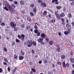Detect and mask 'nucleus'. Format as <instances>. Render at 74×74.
I'll use <instances>...</instances> for the list:
<instances>
[{"label":"nucleus","instance_id":"1","mask_svg":"<svg viewBox=\"0 0 74 74\" xmlns=\"http://www.w3.org/2000/svg\"><path fill=\"white\" fill-rule=\"evenodd\" d=\"M7 5L8 6V9L7 8V6H5L3 8V10H5L6 11H12V7L9 4H7Z\"/></svg>","mask_w":74,"mask_h":74},{"label":"nucleus","instance_id":"2","mask_svg":"<svg viewBox=\"0 0 74 74\" xmlns=\"http://www.w3.org/2000/svg\"><path fill=\"white\" fill-rule=\"evenodd\" d=\"M11 27H12V28L13 29L14 28V32H17L18 31V29L16 27V25L15 24H14V23L13 22H11L10 23Z\"/></svg>","mask_w":74,"mask_h":74},{"label":"nucleus","instance_id":"3","mask_svg":"<svg viewBox=\"0 0 74 74\" xmlns=\"http://www.w3.org/2000/svg\"><path fill=\"white\" fill-rule=\"evenodd\" d=\"M27 47H31L33 45V41L32 40H28L27 41Z\"/></svg>","mask_w":74,"mask_h":74},{"label":"nucleus","instance_id":"4","mask_svg":"<svg viewBox=\"0 0 74 74\" xmlns=\"http://www.w3.org/2000/svg\"><path fill=\"white\" fill-rule=\"evenodd\" d=\"M34 33L36 34L37 36H40V32L38 31V30L37 29H35L34 30Z\"/></svg>","mask_w":74,"mask_h":74},{"label":"nucleus","instance_id":"5","mask_svg":"<svg viewBox=\"0 0 74 74\" xmlns=\"http://www.w3.org/2000/svg\"><path fill=\"white\" fill-rule=\"evenodd\" d=\"M42 41H44V38L41 37L39 38L38 40V42H41Z\"/></svg>","mask_w":74,"mask_h":74},{"label":"nucleus","instance_id":"6","mask_svg":"<svg viewBox=\"0 0 74 74\" xmlns=\"http://www.w3.org/2000/svg\"><path fill=\"white\" fill-rule=\"evenodd\" d=\"M47 36V35L44 33H42L41 34L40 37L41 38H45V37Z\"/></svg>","mask_w":74,"mask_h":74},{"label":"nucleus","instance_id":"7","mask_svg":"<svg viewBox=\"0 0 74 74\" xmlns=\"http://www.w3.org/2000/svg\"><path fill=\"white\" fill-rule=\"evenodd\" d=\"M58 0H52V3H53L55 2L56 4H59V2L58 1Z\"/></svg>","mask_w":74,"mask_h":74},{"label":"nucleus","instance_id":"8","mask_svg":"<svg viewBox=\"0 0 74 74\" xmlns=\"http://www.w3.org/2000/svg\"><path fill=\"white\" fill-rule=\"evenodd\" d=\"M66 27L67 29H71V27L70 24L69 23H66Z\"/></svg>","mask_w":74,"mask_h":74},{"label":"nucleus","instance_id":"9","mask_svg":"<svg viewBox=\"0 0 74 74\" xmlns=\"http://www.w3.org/2000/svg\"><path fill=\"white\" fill-rule=\"evenodd\" d=\"M16 71V67H15L13 69V70H12V74H14L15 73V72Z\"/></svg>","mask_w":74,"mask_h":74},{"label":"nucleus","instance_id":"10","mask_svg":"<svg viewBox=\"0 0 74 74\" xmlns=\"http://www.w3.org/2000/svg\"><path fill=\"white\" fill-rule=\"evenodd\" d=\"M24 59V57L22 56H20L19 57V59L20 60H23Z\"/></svg>","mask_w":74,"mask_h":74},{"label":"nucleus","instance_id":"11","mask_svg":"<svg viewBox=\"0 0 74 74\" xmlns=\"http://www.w3.org/2000/svg\"><path fill=\"white\" fill-rule=\"evenodd\" d=\"M41 5L44 7H47V5H46V4L45 3H43V2H42L41 3Z\"/></svg>","mask_w":74,"mask_h":74},{"label":"nucleus","instance_id":"12","mask_svg":"<svg viewBox=\"0 0 74 74\" xmlns=\"http://www.w3.org/2000/svg\"><path fill=\"white\" fill-rule=\"evenodd\" d=\"M33 11L34 13H36L37 12V7L35 6L34 8L33 9Z\"/></svg>","mask_w":74,"mask_h":74},{"label":"nucleus","instance_id":"13","mask_svg":"<svg viewBox=\"0 0 74 74\" xmlns=\"http://www.w3.org/2000/svg\"><path fill=\"white\" fill-rule=\"evenodd\" d=\"M62 66L63 68L64 69V68H66V63H65V62H62Z\"/></svg>","mask_w":74,"mask_h":74},{"label":"nucleus","instance_id":"14","mask_svg":"<svg viewBox=\"0 0 74 74\" xmlns=\"http://www.w3.org/2000/svg\"><path fill=\"white\" fill-rule=\"evenodd\" d=\"M70 62L71 63H74V59L73 58H70Z\"/></svg>","mask_w":74,"mask_h":74},{"label":"nucleus","instance_id":"15","mask_svg":"<svg viewBox=\"0 0 74 74\" xmlns=\"http://www.w3.org/2000/svg\"><path fill=\"white\" fill-rule=\"evenodd\" d=\"M21 37H22L21 39V41H24L25 40V35L23 34H21Z\"/></svg>","mask_w":74,"mask_h":74},{"label":"nucleus","instance_id":"16","mask_svg":"<svg viewBox=\"0 0 74 74\" xmlns=\"http://www.w3.org/2000/svg\"><path fill=\"white\" fill-rule=\"evenodd\" d=\"M56 16L58 19H61V17L60 16H59V14Z\"/></svg>","mask_w":74,"mask_h":74},{"label":"nucleus","instance_id":"17","mask_svg":"<svg viewBox=\"0 0 74 74\" xmlns=\"http://www.w3.org/2000/svg\"><path fill=\"white\" fill-rule=\"evenodd\" d=\"M20 3L21 4V5H24V4H25V2L23 0H21L20 1Z\"/></svg>","mask_w":74,"mask_h":74},{"label":"nucleus","instance_id":"18","mask_svg":"<svg viewBox=\"0 0 74 74\" xmlns=\"http://www.w3.org/2000/svg\"><path fill=\"white\" fill-rule=\"evenodd\" d=\"M53 41H50L49 42V44L50 45H52L53 44Z\"/></svg>","mask_w":74,"mask_h":74},{"label":"nucleus","instance_id":"19","mask_svg":"<svg viewBox=\"0 0 74 74\" xmlns=\"http://www.w3.org/2000/svg\"><path fill=\"white\" fill-rule=\"evenodd\" d=\"M68 17L70 19L71 17H72V15H71V13L68 14Z\"/></svg>","mask_w":74,"mask_h":74},{"label":"nucleus","instance_id":"20","mask_svg":"<svg viewBox=\"0 0 74 74\" xmlns=\"http://www.w3.org/2000/svg\"><path fill=\"white\" fill-rule=\"evenodd\" d=\"M56 8H57V10H60V9L62 8V7L60 6H58L56 7Z\"/></svg>","mask_w":74,"mask_h":74},{"label":"nucleus","instance_id":"21","mask_svg":"<svg viewBox=\"0 0 74 74\" xmlns=\"http://www.w3.org/2000/svg\"><path fill=\"white\" fill-rule=\"evenodd\" d=\"M27 19L28 21H29V22L32 21V18L30 17H28L27 18Z\"/></svg>","mask_w":74,"mask_h":74},{"label":"nucleus","instance_id":"22","mask_svg":"<svg viewBox=\"0 0 74 74\" xmlns=\"http://www.w3.org/2000/svg\"><path fill=\"white\" fill-rule=\"evenodd\" d=\"M65 16V14L63 13H62L61 14H60V16L61 17H64Z\"/></svg>","mask_w":74,"mask_h":74},{"label":"nucleus","instance_id":"23","mask_svg":"<svg viewBox=\"0 0 74 74\" xmlns=\"http://www.w3.org/2000/svg\"><path fill=\"white\" fill-rule=\"evenodd\" d=\"M20 54L21 55H23L25 54V53L22 51V50H21L20 51Z\"/></svg>","mask_w":74,"mask_h":74},{"label":"nucleus","instance_id":"24","mask_svg":"<svg viewBox=\"0 0 74 74\" xmlns=\"http://www.w3.org/2000/svg\"><path fill=\"white\" fill-rule=\"evenodd\" d=\"M47 12L46 11H45L43 12V15H47Z\"/></svg>","mask_w":74,"mask_h":74},{"label":"nucleus","instance_id":"25","mask_svg":"<svg viewBox=\"0 0 74 74\" xmlns=\"http://www.w3.org/2000/svg\"><path fill=\"white\" fill-rule=\"evenodd\" d=\"M64 33L65 35H67V34H69V32L68 31H65L64 32Z\"/></svg>","mask_w":74,"mask_h":74},{"label":"nucleus","instance_id":"26","mask_svg":"<svg viewBox=\"0 0 74 74\" xmlns=\"http://www.w3.org/2000/svg\"><path fill=\"white\" fill-rule=\"evenodd\" d=\"M25 28L27 30H29V29H30V27L29 26H27V27H25Z\"/></svg>","mask_w":74,"mask_h":74},{"label":"nucleus","instance_id":"27","mask_svg":"<svg viewBox=\"0 0 74 74\" xmlns=\"http://www.w3.org/2000/svg\"><path fill=\"white\" fill-rule=\"evenodd\" d=\"M31 8H33L34 7V5L33 3H32L30 5Z\"/></svg>","mask_w":74,"mask_h":74},{"label":"nucleus","instance_id":"28","mask_svg":"<svg viewBox=\"0 0 74 74\" xmlns=\"http://www.w3.org/2000/svg\"><path fill=\"white\" fill-rule=\"evenodd\" d=\"M43 61L45 64L47 63V62H48V61H47V60H46L45 59H44Z\"/></svg>","mask_w":74,"mask_h":74},{"label":"nucleus","instance_id":"29","mask_svg":"<svg viewBox=\"0 0 74 74\" xmlns=\"http://www.w3.org/2000/svg\"><path fill=\"white\" fill-rule=\"evenodd\" d=\"M59 12L58 11H56L55 12L54 14L56 16L57 15H58L59 14H58Z\"/></svg>","mask_w":74,"mask_h":74},{"label":"nucleus","instance_id":"30","mask_svg":"<svg viewBox=\"0 0 74 74\" xmlns=\"http://www.w3.org/2000/svg\"><path fill=\"white\" fill-rule=\"evenodd\" d=\"M41 45H45V43L43 41H42L41 42H40Z\"/></svg>","mask_w":74,"mask_h":74},{"label":"nucleus","instance_id":"31","mask_svg":"<svg viewBox=\"0 0 74 74\" xmlns=\"http://www.w3.org/2000/svg\"><path fill=\"white\" fill-rule=\"evenodd\" d=\"M56 51L58 52H60V48H57L56 49Z\"/></svg>","mask_w":74,"mask_h":74},{"label":"nucleus","instance_id":"32","mask_svg":"<svg viewBox=\"0 0 74 74\" xmlns=\"http://www.w3.org/2000/svg\"><path fill=\"white\" fill-rule=\"evenodd\" d=\"M33 43V45L34 46H36V45H37V43H36V41L32 42V43Z\"/></svg>","mask_w":74,"mask_h":74},{"label":"nucleus","instance_id":"33","mask_svg":"<svg viewBox=\"0 0 74 74\" xmlns=\"http://www.w3.org/2000/svg\"><path fill=\"white\" fill-rule=\"evenodd\" d=\"M4 61L5 62H6V63H8V60H7V59L6 58H4Z\"/></svg>","mask_w":74,"mask_h":74},{"label":"nucleus","instance_id":"34","mask_svg":"<svg viewBox=\"0 0 74 74\" xmlns=\"http://www.w3.org/2000/svg\"><path fill=\"white\" fill-rule=\"evenodd\" d=\"M55 18L53 19V20H51V23H53H53H54V22H55Z\"/></svg>","mask_w":74,"mask_h":74},{"label":"nucleus","instance_id":"35","mask_svg":"<svg viewBox=\"0 0 74 74\" xmlns=\"http://www.w3.org/2000/svg\"><path fill=\"white\" fill-rule=\"evenodd\" d=\"M61 58L62 59H64L65 58L64 55H63L61 56Z\"/></svg>","mask_w":74,"mask_h":74},{"label":"nucleus","instance_id":"36","mask_svg":"<svg viewBox=\"0 0 74 74\" xmlns=\"http://www.w3.org/2000/svg\"><path fill=\"white\" fill-rule=\"evenodd\" d=\"M12 6L13 8H16V6H15V5L14 4H12Z\"/></svg>","mask_w":74,"mask_h":74},{"label":"nucleus","instance_id":"37","mask_svg":"<svg viewBox=\"0 0 74 74\" xmlns=\"http://www.w3.org/2000/svg\"><path fill=\"white\" fill-rule=\"evenodd\" d=\"M18 37L19 39H21V38H22V36L20 35H18Z\"/></svg>","mask_w":74,"mask_h":74},{"label":"nucleus","instance_id":"38","mask_svg":"<svg viewBox=\"0 0 74 74\" xmlns=\"http://www.w3.org/2000/svg\"><path fill=\"white\" fill-rule=\"evenodd\" d=\"M18 58V56H15L14 57V59H15L16 60H17Z\"/></svg>","mask_w":74,"mask_h":74},{"label":"nucleus","instance_id":"39","mask_svg":"<svg viewBox=\"0 0 74 74\" xmlns=\"http://www.w3.org/2000/svg\"><path fill=\"white\" fill-rule=\"evenodd\" d=\"M45 40L46 41V42H49V38H48V37H46V38Z\"/></svg>","mask_w":74,"mask_h":74},{"label":"nucleus","instance_id":"40","mask_svg":"<svg viewBox=\"0 0 74 74\" xmlns=\"http://www.w3.org/2000/svg\"><path fill=\"white\" fill-rule=\"evenodd\" d=\"M38 3H42V0H38Z\"/></svg>","mask_w":74,"mask_h":74},{"label":"nucleus","instance_id":"41","mask_svg":"<svg viewBox=\"0 0 74 74\" xmlns=\"http://www.w3.org/2000/svg\"><path fill=\"white\" fill-rule=\"evenodd\" d=\"M21 28H24L25 27V25L22 24L21 25Z\"/></svg>","mask_w":74,"mask_h":74},{"label":"nucleus","instance_id":"42","mask_svg":"<svg viewBox=\"0 0 74 74\" xmlns=\"http://www.w3.org/2000/svg\"><path fill=\"white\" fill-rule=\"evenodd\" d=\"M32 71L33 72H34V73H36V69L34 68H32Z\"/></svg>","mask_w":74,"mask_h":74},{"label":"nucleus","instance_id":"43","mask_svg":"<svg viewBox=\"0 0 74 74\" xmlns=\"http://www.w3.org/2000/svg\"><path fill=\"white\" fill-rule=\"evenodd\" d=\"M34 28L35 29H38V27L36 25H35L34 26Z\"/></svg>","mask_w":74,"mask_h":74},{"label":"nucleus","instance_id":"44","mask_svg":"<svg viewBox=\"0 0 74 74\" xmlns=\"http://www.w3.org/2000/svg\"><path fill=\"white\" fill-rule=\"evenodd\" d=\"M30 14L31 15V16H34V13L32 12H31L30 13Z\"/></svg>","mask_w":74,"mask_h":74},{"label":"nucleus","instance_id":"45","mask_svg":"<svg viewBox=\"0 0 74 74\" xmlns=\"http://www.w3.org/2000/svg\"><path fill=\"white\" fill-rule=\"evenodd\" d=\"M21 12L22 14H24L25 13V11L24 10H21Z\"/></svg>","mask_w":74,"mask_h":74},{"label":"nucleus","instance_id":"46","mask_svg":"<svg viewBox=\"0 0 74 74\" xmlns=\"http://www.w3.org/2000/svg\"><path fill=\"white\" fill-rule=\"evenodd\" d=\"M1 25L2 26H5V23H1Z\"/></svg>","mask_w":74,"mask_h":74},{"label":"nucleus","instance_id":"47","mask_svg":"<svg viewBox=\"0 0 74 74\" xmlns=\"http://www.w3.org/2000/svg\"><path fill=\"white\" fill-rule=\"evenodd\" d=\"M57 64H58L59 65H62V63H61V62H59V61H58L57 62Z\"/></svg>","mask_w":74,"mask_h":74},{"label":"nucleus","instance_id":"48","mask_svg":"<svg viewBox=\"0 0 74 74\" xmlns=\"http://www.w3.org/2000/svg\"><path fill=\"white\" fill-rule=\"evenodd\" d=\"M74 1H72V3H71L70 4V5L71 6H73V5H74Z\"/></svg>","mask_w":74,"mask_h":74},{"label":"nucleus","instance_id":"49","mask_svg":"<svg viewBox=\"0 0 74 74\" xmlns=\"http://www.w3.org/2000/svg\"><path fill=\"white\" fill-rule=\"evenodd\" d=\"M2 72H3V69L0 68V73H1Z\"/></svg>","mask_w":74,"mask_h":74},{"label":"nucleus","instance_id":"50","mask_svg":"<svg viewBox=\"0 0 74 74\" xmlns=\"http://www.w3.org/2000/svg\"><path fill=\"white\" fill-rule=\"evenodd\" d=\"M16 42H20V40L18 39H16Z\"/></svg>","mask_w":74,"mask_h":74},{"label":"nucleus","instance_id":"51","mask_svg":"<svg viewBox=\"0 0 74 74\" xmlns=\"http://www.w3.org/2000/svg\"><path fill=\"white\" fill-rule=\"evenodd\" d=\"M3 50L5 52H7V48H3Z\"/></svg>","mask_w":74,"mask_h":74},{"label":"nucleus","instance_id":"52","mask_svg":"<svg viewBox=\"0 0 74 74\" xmlns=\"http://www.w3.org/2000/svg\"><path fill=\"white\" fill-rule=\"evenodd\" d=\"M68 33H70V32H71V30H70V28H68Z\"/></svg>","mask_w":74,"mask_h":74},{"label":"nucleus","instance_id":"53","mask_svg":"<svg viewBox=\"0 0 74 74\" xmlns=\"http://www.w3.org/2000/svg\"><path fill=\"white\" fill-rule=\"evenodd\" d=\"M14 44H15V43L14 42H13L12 44V46H14Z\"/></svg>","mask_w":74,"mask_h":74},{"label":"nucleus","instance_id":"54","mask_svg":"<svg viewBox=\"0 0 74 74\" xmlns=\"http://www.w3.org/2000/svg\"><path fill=\"white\" fill-rule=\"evenodd\" d=\"M62 25L63 26H65V23H64V22H62Z\"/></svg>","mask_w":74,"mask_h":74},{"label":"nucleus","instance_id":"55","mask_svg":"<svg viewBox=\"0 0 74 74\" xmlns=\"http://www.w3.org/2000/svg\"><path fill=\"white\" fill-rule=\"evenodd\" d=\"M52 66L53 68H54V67H55V64H52Z\"/></svg>","mask_w":74,"mask_h":74},{"label":"nucleus","instance_id":"56","mask_svg":"<svg viewBox=\"0 0 74 74\" xmlns=\"http://www.w3.org/2000/svg\"><path fill=\"white\" fill-rule=\"evenodd\" d=\"M70 54H71V56L73 55V52L72 51H71Z\"/></svg>","mask_w":74,"mask_h":74},{"label":"nucleus","instance_id":"57","mask_svg":"<svg viewBox=\"0 0 74 74\" xmlns=\"http://www.w3.org/2000/svg\"><path fill=\"white\" fill-rule=\"evenodd\" d=\"M71 25H72V26H74V22L73 21L71 23Z\"/></svg>","mask_w":74,"mask_h":74},{"label":"nucleus","instance_id":"58","mask_svg":"<svg viewBox=\"0 0 74 74\" xmlns=\"http://www.w3.org/2000/svg\"><path fill=\"white\" fill-rule=\"evenodd\" d=\"M61 21L62 22H64V18H62Z\"/></svg>","mask_w":74,"mask_h":74},{"label":"nucleus","instance_id":"59","mask_svg":"<svg viewBox=\"0 0 74 74\" xmlns=\"http://www.w3.org/2000/svg\"><path fill=\"white\" fill-rule=\"evenodd\" d=\"M56 46L57 48H59V47H60V46H59V45L58 44H57L56 45Z\"/></svg>","mask_w":74,"mask_h":74},{"label":"nucleus","instance_id":"60","mask_svg":"<svg viewBox=\"0 0 74 74\" xmlns=\"http://www.w3.org/2000/svg\"><path fill=\"white\" fill-rule=\"evenodd\" d=\"M58 33V35L59 36H62V34H61V33L60 32H59Z\"/></svg>","mask_w":74,"mask_h":74},{"label":"nucleus","instance_id":"61","mask_svg":"<svg viewBox=\"0 0 74 74\" xmlns=\"http://www.w3.org/2000/svg\"><path fill=\"white\" fill-rule=\"evenodd\" d=\"M66 67H69V63H67L66 64Z\"/></svg>","mask_w":74,"mask_h":74},{"label":"nucleus","instance_id":"62","mask_svg":"<svg viewBox=\"0 0 74 74\" xmlns=\"http://www.w3.org/2000/svg\"><path fill=\"white\" fill-rule=\"evenodd\" d=\"M31 52L32 53H34V51L33 50H32Z\"/></svg>","mask_w":74,"mask_h":74},{"label":"nucleus","instance_id":"63","mask_svg":"<svg viewBox=\"0 0 74 74\" xmlns=\"http://www.w3.org/2000/svg\"><path fill=\"white\" fill-rule=\"evenodd\" d=\"M14 3L15 4H18V2L16 1L14 2Z\"/></svg>","mask_w":74,"mask_h":74},{"label":"nucleus","instance_id":"64","mask_svg":"<svg viewBox=\"0 0 74 74\" xmlns=\"http://www.w3.org/2000/svg\"><path fill=\"white\" fill-rule=\"evenodd\" d=\"M48 74H53V73L49 71V72Z\"/></svg>","mask_w":74,"mask_h":74}]
</instances>
